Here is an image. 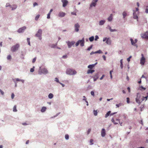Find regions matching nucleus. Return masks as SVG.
<instances>
[{"label": "nucleus", "instance_id": "60", "mask_svg": "<svg viewBox=\"0 0 148 148\" xmlns=\"http://www.w3.org/2000/svg\"><path fill=\"white\" fill-rule=\"evenodd\" d=\"M102 57L104 60H106V57L105 55L103 56Z\"/></svg>", "mask_w": 148, "mask_h": 148}, {"label": "nucleus", "instance_id": "48", "mask_svg": "<svg viewBox=\"0 0 148 148\" xmlns=\"http://www.w3.org/2000/svg\"><path fill=\"white\" fill-rule=\"evenodd\" d=\"M93 140L92 139H90V145H92L93 144Z\"/></svg>", "mask_w": 148, "mask_h": 148}, {"label": "nucleus", "instance_id": "39", "mask_svg": "<svg viewBox=\"0 0 148 148\" xmlns=\"http://www.w3.org/2000/svg\"><path fill=\"white\" fill-rule=\"evenodd\" d=\"M111 121L115 125H116L118 124V123L114 121V120L113 119V118H112L111 120Z\"/></svg>", "mask_w": 148, "mask_h": 148}, {"label": "nucleus", "instance_id": "47", "mask_svg": "<svg viewBox=\"0 0 148 148\" xmlns=\"http://www.w3.org/2000/svg\"><path fill=\"white\" fill-rule=\"evenodd\" d=\"M36 59V57H35L32 60V63H34L35 62Z\"/></svg>", "mask_w": 148, "mask_h": 148}, {"label": "nucleus", "instance_id": "37", "mask_svg": "<svg viewBox=\"0 0 148 148\" xmlns=\"http://www.w3.org/2000/svg\"><path fill=\"white\" fill-rule=\"evenodd\" d=\"M54 81H55L56 82H57L59 83H60V82L59 81L57 77H56L54 79Z\"/></svg>", "mask_w": 148, "mask_h": 148}, {"label": "nucleus", "instance_id": "62", "mask_svg": "<svg viewBox=\"0 0 148 148\" xmlns=\"http://www.w3.org/2000/svg\"><path fill=\"white\" fill-rule=\"evenodd\" d=\"M83 97L84 98L83 99V100L85 101L87 100L86 99V97L85 96H84Z\"/></svg>", "mask_w": 148, "mask_h": 148}, {"label": "nucleus", "instance_id": "53", "mask_svg": "<svg viewBox=\"0 0 148 148\" xmlns=\"http://www.w3.org/2000/svg\"><path fill=\"white\" fill-rule=\"evenodd\" d=\"M0 92L1 93V95H3L4 94V92L0 89Z\"/></svg>", "mask_w": 148, "mask_h": 148}, {"label": "nucleus", "instance_id": "35", "mask_svg": "<svg viewBox=\"0 0 148 148\" xmlns=\"http://www.w3.org/2000/svg\"><path fill=\"white\" fill-rule=\"evenodd\" d=\"M27 42H28V45H29L30 46H31L30 42V38H27Z\"/></svg>", "mask_w": 148, "mask_h": 148}, {"label": "nucleus", "instance_id": "20", "mask_svg": "<svg viewBox=\"0 0 148 148\" xmlns=\"http://www.w3.org/2000/svg\"><path fill=\"white\" fill-rule=\"evenodd\" d=\"M53 11V9H51L50 10L49 12V13L47 15V18L49 19L50 18L51 13Z\"/></svg>", "mask_w": 148, "mask_h": 148}, {"label": "nucleus", "instance_id": "42", "mask_svg": "<svg viewBox=\"0 0 148 148\" xmlns=\"http://www.w3.org/2000/svg\"><path fill=\"white\" fill-rule=\"evenodd\" d=\"M65 139L66 140H68L69 139V135L67 134H66L65 135Z\"/></svg>", "mask_w": 148, "mask_h": 148}, {"label": "nucleus", "instance_id": "36", "mask_svg": "<svg viewBox=\"0 0 148 148\" xmlns=\"http://www.w3.org/2000/svg\"><path fill=\"white\" fill-rule=\"evenodd\" d=\"M93 47V45H91L90 46L88 47L87 49V50L88 51H90L92 48Z\"/></svg>", "mask_w": 148, "mask_h": 148}, {"label": "nucleus", "instance_id": "3", "mask_svg": "<svg viewBox=\"0 0 148 148\" xmlns=\"http://www.w3.org/2000/svg\"><path fill=\"white\" fill-rule=\"evenodd\" d=\"M38 72L40 75H41L42 74H46L48 73V71L46 68H43L41 69V67H40Z\"/></svg>", "mask_w": 148, "mask_h": 148}, {"label": "nucleus", "instance_id": "5", "mask_svg": "<svg viewBox=\"0 0 148 148\" xmlns=\"http://www.w3.org/2000/svg\"><path fill=\"white\" fill-rule=\"evenodd\" d=\"M142 57L140 60V64L142 65H143L145 64V58L143 54H141Z\"/></svg>", "mask_w": 148, "mask_h": 148}, {"label": "nucleus", "instance_id": "38", "mask_svg": "<svg viewBox=\"0 0 148 148\" xmlns=\"http://www.w3.org/2000/svg\"><path fill=\"white\" fill-rule=\"evenodd\" d=\"M60 112H59L58 113H57L55 115L53 116H52L51 117V118H55V117H57V116H58L60 114Z\"/></svg>", "mask_w": 148, "mask_h": 148}, {"label": "nucleus", "instance_id": "64", "mask_svg": "<svg viewBox=\"0 0 148 148\" xmlns=\"http://www.w3.org/2000/svg\"><path fill=\"white\" fill-rule=\"evenodd\" d=\"M145 12L146 13H148V8H146V9H145Z\"/></svg>", "mask_w": 148, "mask_h": 148}, {"label": "nucleus", "instance_id": "31", "mask_svg": "<svg viewBox=\"0 0 148 148\" xmlns=\"http://www.w3.org/2000/svg\"><path fill=\"white\" fill-rule=\"evenodd\" d=\"M94 65L93 64H90L88 66V68L90 69H91L94 67Z\"/></svg>", "mask_w": 148, "mask_h": 148}, {"label": "nucleus", "instance_id": "44", "mask_svg": "<svg viewBox=\"0 0 148 148\" xmlns=\"http://www.w3.org/2000/svg\"><path fill=\"white\" fill-rule=\"evenodd\" d=\"M107 29H108L110 30V31L111 29V27L109 25H108L106 27Z\"/></svg>", "mask_w": 148, "mask_h": 148}, {"label": "nucleus", "instance_id": "59", "mask_svg": "<svg viewBox=\"0 0 148 148\" xmlns=\"http://www.w3.org/2000/svg\"><path fill=\"white\" fill-rule=\"evenodd\" d=\"M121 105V104L120 103L119 104H116V106L117 108H119Z\"/></svg>", "mask_w": 148, "mask_h": 148}, {"label": "nucleus", "instance_id": "61", "mask_svg": "<svg viewBox=\"0 0 148 148\" xmlns=\"http://www.w3.org/2000/svg\"><path fill=\"white\" fill-rule=\"evenodd\" d=\"M107 38H106V37L104 38H103V42L105 41L106 40Z\"/></svg>", "mask_w": 148, "mask_h": 148}, {"label": "nucleus", "instance_id": "46", "mask_svg": "<svg viewBox=\"0 0 148 148\" xmlns=\"http://www.w3.org/2000/svg\"><path fill=\"white\" fill-rule=\"evenodd\" d=\"M90 94L92 96H93L94 97L95 96V93L93 91H91Z\"/></svg>", "mask_w": 148, "mask_h": 148}, {"label": "nucleus", "instance_id": "10", "mask_svg": "<svg viewBox=\"0 0 148 148\" xmlns=\"http://www.w3.org/2000/svg\"><path fill=\"white\" fill-rule=\"evenodd\" d=\"M80 25L78 23H76L74 25L75 31L76 32H78L79 31V28Z\"/></svg>", "mask_w": 148, "mask_h": 148}, {"label": "nucleus", "instance_id": "2", "mask_svg": "<svg viewBox=\"0 0 148 148\" xmlns=\"http://www.w3.org/2000/svg\"><path fill=\"white\" fill-rule=\"evenodd\" d=\"M84 38H83L82 40H79L76 42L75 45L77 47L80 44L81 46L83 47L84 46Z\"/></svg>", "mask_w": 148, "mask_h": 148}, {"label": "nucleus", "instance_id": "17", "mask_svg": "<svg viewBox=\"0 0 148 148\" xmlns=\"http://www.w3.org/2000/svg\"><path fill=\"white\" fill-rule=\"evenodd\" d=\"M66 14L64 12H60L58 14V16L60 17H63Z\"/></svg>", "mask_w": 148, "mask_h": 148}, {"label": "nucleus", "instance_id": "51", "mask_svg": "<svg viewBox=\"0 0 148 148\" xmlns=\"http://www.w3.org/2000/svg\"><path fill=\"white\" fill-rule=\"evenodd\" d=\"M67 58V55H64L62 56V58L63 59H66Z\"/></svg>", "mask_w": 148, "mask_h": 148}, {"label": "nucleus", "instance_id": "27", "mask_svg": "<svg viewBox=\"0 0 148 148\" xmlns=\"http://www.w3.org/2000/svg\"><path fill=\"white\" fill-rule=\"evenodd\" d=\"M46 109L47 108L46 107H43L41 110V112H44L46 111Z\"/></svg>", "mask_w": 148, "mask_h": 148}, {"label": "nucleus", "instance_id": "57", "mask_svg": "<svg viewBox=\"0 0 148 148\" xmlns=\"http://www.w3.org/2000/svg\"><path fill=\"white\" fill-rule=\"evenodd\" d=\"M132 58V56H130L127 59V61L129 62L130 61V58Z\"/></svg>", "mask_w": 148, "mask_h": 148}, {"label": "nucleus", "instance_id": "11", "mask_svg": "<svg viewBox=\"0 0 148 148\" xmlns=\"http://www.w3.org/2000/svg\"><path fill=\"white\" fill-rule=\"evenodd\" d=\"M141 37L143 38H148V32H147L141 35Z\"/></svg>", "mask_w": 148, "mask_h": 148}, {"label": "nucleus", "instance_id": "15", "mask_svg": "<svg viewBox=\"0 0 148 148\" xmlns=\"http://www.w3.org/2000/svg\"><path fill=\"white\" fill-rule=\"evenodd\" d=\"M99 73H96L95 75L93 76V81L94 82H95L97 80L98 78Z\"/></svg>", "mask_w": 148, "mask_h": 148}, {"label": "nucleus", "instance_id": "4", "mask_svg": "<svg viewBox=\"0 0 148 148\" xmlns=\"http://www.w3.org/2000/svg\"><path fill=\"white\" fill-rule=\"evenodd\" d=\"M20 45L18 44H16L12 46L11 48V50L12 52H15L18 49Z\"/></svg>", "mask_w": 148, "mask_h": 148}, {"label": "nucleus", "instance_id": "26", "mask_svg": "<svg viewBox=\"0 0 148 148\" xmlns=\"http://www.w3.org/2000/svg\"><path fill=\"white\" fill-rule=\"evenodd\" d=\"M17 7V6L16 5L14 4L12 6V7H11V8H12V10H13L16 9Z\"/></svg>", "mask_w": 148, "mask_h": 148}, {"label": "nucleus", "instance_id": "58", "mask_svg": "<svg viewBox=\"0 0 148 148\" xmlns=\"http://www.w3.org/2000/svg\"><path fill=\"white\" fill-rule=\"evenodd\" d=\"M97 53H102V51L101 50H99L98 51H97Z\"/></svg>", "mask_w": 148, "mask_h": 148}, {"label": "nucleus", "instance_id": "7", "mask_svg": "<svg viewBox=\"0 0 148 148\" xmlns=\"http://www.w3.org/2000/svg\"><path fill=\"white\" fill-rule=\"evenodd\" d=\"M140 98V95L139 93H137V97L136 98V101L137 103L139 104H140L141 103L140 100H139Z\"/></svg>", "mask_w": 148, "mask_h": 148}, {"label": "nucleus", "instance_id": "12", "mask_svg": "<svg viewBox=\"0 0 148 148\" xmlns=\"http://www.w3.org/2000/svg\"><path fill=\"white\" fill-rule=\"evenodd\" d=\"M61 2L62 3V6L63 7H65L68 3L67 0H61Z\"/></svg>", "mask_w": 148, "mask_h": 148}, {"label": "nucleus", "instance_id": "63", "mask_svg": "<svg viewBox=\"0 0 148 148\" xmlns=\"http://www.w3.org/2000/svg\"><path fill=\"white\" fill-rule=\"evenodd\" d=\"M16 81H21V79H19V78H17L15 79Z\"/></svg>", "mask_w": 148, "mask_h": 148}, {"label": "nucleus", "instance_id": "21", "mask_svg": "<svg viewBox=\"0 0 148 148\" xmlns=\"http://www.w3.org/2000/svg\"><path fill=\"white\" fill-rule=\"evenodd\" d=\"M106 21L105 20H101L99 22V25H102L105 23Z\"/></svg>", "mask_w": 148, "mask_h": 148}, {"label": "nucleus", "instance_id": "29", "mask_svg": "<svg viewBox=\"0 0 148 148\" xmlns=\"http://www.w3.org/2000/svg\"><path fill=\"white\" fill-rule=\"evenodd\" d=\"M48 98L50 99L52 98L53 97V95L52 93H49L48 95Z\"/></svg>", "mask_w": 148, "mask_h": 148}, {"label": "nucleus", "instance_id": "55", "mask_svg": "<svg viewBox=\"0 0 148 148\" xmlns=\"http://www.w3.org/2000/svg\"><path fill=\"white\" fill-rule=\"evenodd\" d=\"M117 31V30L115 29H111L110 31L111 32H116Z\"/></svg>", "mask_w": 148, "mask_h": 148}, {"label": "nucleus", "instance_id": "22", "mask_svg": "<svg viewBox=\"0 0 148 148\" xmlns=\"http://www.w3.org/2000/svg\"><path fill=\"white\" fill-rule=\"evenodd\" d=\"M95 71L94 70H92L91 69H89L88 70L87 73V74L92 73L95 72Z\"/></svg>", "mask_w": 148, "mask_h": 148}, {"label": "nucleus", "instance_id": "28", "mask_svg": "<svg viewBox=\"0 0 148 148\" xmlns=\"http://www.w3.org/2000/svg\"><path fill=\"white\" fill-rule=\"evenodd\" d=\"M138 89L142 91L145 90H146V88L144 87L143 86H141L139 87Z\"/></svg>", "mask_w": 148, "mask_h": 148}, {"label": "nucleus", "instance_id": "8", "mask_svg": "<svg viewBox=\"0 0 148 148\" xmlns=\"http://www.w3.org/2000/svg\"><path fill=\"white\" fill-rule=\"evenodd\" d=\"M66 43H67L68 48H70L71 47L72 45H73L74 44L75 42L74 41H72L71 42L68 41L66 42Z\"/></svg>", "mask_w": 148, "mask_h": 148}, {"label": "nucleus", "instance_id": "14", "mask_svg": "<svg viewBox=\"0 0 148 148\" xmlns=\"http://www.w3.org/2000/svg\"><path fill=\"white\" fill-rule=\"evenodd\" d=\"M133 18L134 19H137V21H138V16H137V14L134 10H133Z\"/></svg>", "mask_w": 148, "mask_h": 148}, {"label": "nucleus", "instance_id": "41", "mask_svg": "<svg viewBox=\"0 0 148 148\" xmlns=\"http://www.w3.org/2000/svg\"><path fill=\"white\" fill-rule=\"evenodd\" d=\"M9 7L11 8L12 7V5H10L9 3H7L5 5V7Z\"/></svg>", "mask_w": 148, "mask_h": 148}, {"label": "nucleus", "instance_id": "33", "mask_svg": "<svg viewBox=\"0 0 148 148\" xmlns=\"http://www.w3.org/2000/svg\"><path fill=\"white\" fill-rule=\"evenodd\" d=\"M13 111L14 112H16L17 111V110L16 109V105H15L14 106L13 108Z\"/></svg>", "mask_w": 148, "mask_h": 148}, {"label": "nucleus", "instance_id": "1", "mask_svg": "<svg viewBox=\"0 0 148 148\" xmlns=\"http://www.w3.org/2000/svg\"><path fill=\"white\" fill-rule=\"evenodd\" d=\"M66 73L68 75H71L76 74L77 72L75 70L69 68L66 69Z\"/></svg>", "mask_w": 148, "mask_h": 148}, {"label": "nucleus", "instance_id": "25", "mask_svg": "<svg viewBox=\"0 0 148 148\" xmlns=\"http://www.w3.org/2000/svg\"><path fill=\"white\" fill-rule=\"evenodd\" d=\"M57 45V43L56 44H50L49 45V46L52 48H55L56 47V46Z\"/></svg>", "mask_w": 148, "mask_h": 148}, {"label": "nucleus", "instance_id": "52", "mask_svg": "<svg viewBox=\"0 0 148 148\" xmlns=\"http://www.w3.org/2000/svg\"><path fill=\"white\" fill-rule=\"evenodd\" d=\"M38 5V3L36 2H34V3H33V7H34L35 6H37Z\"/></svg>", "mask_w": 148, "mask_h": 148}, {"label": "nucleus", "instance_id": "56", "mask_svg": "<svg viewBox=\"0 0 148 148\" xmlns=\"http://www.w3.org/2000/svg\"><path fill=\"white\" fill-rule=\"evenodd\" d=\"M14 97V95L13 93H12L11 94V98L12 99H13Z\"/></svg>", "mask_w": 148, "mask_h": 148}, {"label": "nucleus", "instance_id": "13", "mask_svg": "<svg viewBox=\"0 0 148 148\" xmlns=\"http://www.w3.org/2000/svg\"><path fill=\"white\" fill-rule=\"evenodd\" d=\"M42 30L41 29H39L37 33L35 34V36L38 37L40 36H42Z\"/></svg>", "mask_w": 148, "mask_h": 148}, {"label": "nucleus", "instance_id": "34", "mask_svg": "<svg viewBox=\"0 0 148 148\" xmlns=\"http://www.w3.org/2000/svg\"><path fill=\"white\" fill-rule=\"evenodd\" d=\"M93 112L94 115L95 116H97V110H94Z\"/></svg>", "mask_w": 148, "mask_h": 148}, {"label": "nucleus", "instance_id": "32", "mask_svg": "<svg viewBox=\"0 0 148 148\" xmlns=\"http://www.w3.org/2000/svg\"><path fill=\"white\" fill-rule=\"evenodd\" d=\"M89 40L90 42H92L94 40V36H91L89 38Z\"/></svg>", "mask_w": 148, "mask_h": 148}, {"label": "nucleus", "instance_id": "43", "mask_svg": "<svg viewBox=\"0 0 148 148\" xmlns=\"http://www.w3.org/2000/svg\"><path fill=\"white\" fill-rule=\"evenodd\" d=\"M35 68V67L34 66H33V68H32L30 69V72H33L34 71V69Z\"/></svg>", "mask_w": 148, "mask_h": 148}, {"label": "nucleus", "instance_id": "49", "mask_svg": "<svg viewBox=\"0 0 148 148\" xmlns=\"http://www.w3.org/2000/svg\"><path fill=\"white\" fill-rule=\"evenodd\" d=\"M126 99H127V103H130V98H129V97H127L126 98Z\"/></svg>", "mask_w": 148, "mask_h": 148}, {"label": "nucleus", "instance_id": "19", "mask_svg": "<svg viewBox=\"0 0 148 148\" xmlns=\"http://www.w3.org/2000/svg\"><path fill=\"white\" fill-rule=\"evenodd\" d=\"M111 42V41L110 38H108L106 41V43L108 45H110Z\"/></svg>", "mask_w": 148, "mask_h": 148}, {"label": "nucleus", "instance_id": "30", "mask_svg": "<svg viewBox=\"0 0 148 148\" xmlns=\"http://www.w3.org/2000/svg\"><path fill=\"white\" fill-rule=\"evenodd\" d=\"M123 18H125V17L127 16V14L125 11H124L123 13Z\"/></svg>", "mask_w": 148, "mask_h": 148}, {"label": "nucleus", "instance_id": "9", "mask_svg": "<svg viewBox=\"0 0 148 148\" xmlns=\"http://www.w3.org/2000/svg\"><path fill=\"white\" fill-rule=\"evenodd\" d=\"M26 29V27L25 26L21 27L19 28L17 31V32L18 33H20L23 32Z\"/></svg>", "mask_w": 148, "mask_h": 148}, {"label": "nucleus", "instance_id": "50", "mask_svg": "<svg viewBox=\"0 0 148 148\" xmlns=\"http://www.w3.org/2000/svg\"><path fill=\"white\" fill-rule=\"evenodd\" d=\"M99 38V37L98 36L96 35L95 36V40H97Z\"/></svg>", "mask_w": 148, "mask_h": 148}, {"label": "nucleus", "instance_id": "24", "mask_svg": "<svg viewBox=\"0 0 148 148\" xmlns=\"http://www.w3.org/2000/svg\"><path fill=\"white\" fill-rule=\"evenodd\" d=\"M111 113V111H108L106 113V114L105 115V117L106 118H107L109 115L110 116V113Z\"/></svg>", "mask_w": 148, "mask_h": 148}, {"label": "nucleus", "instance_id": "40", "mask_svg": "<svg viewBox=\"0 0 148 148\" xmlns=\"http://www.w3.org/2000/svg\"><path fill=\"white\" fill-rule=\"evenodd\" d=\"M40 15L39 14L37 15L35 17V20L36 21H37L40 17Z\"/></svg>", "mask_w": 148, "mask_h": 148}, {"label": "nucleus", "instance_id": "16", "mask_svg": "<svg viewBox=\"0 0 148 148\" xmlns=\"http://www.w3.org/2000/svg\"><path fill=\"white\" fill-rule=\"evenodd\" d=\"M101 136L102 137H104L106 134V130L104 128H103L101 131Z\"/></svg>", "mask_w": 148, "mask_h": 148}, {"label": "nucleus", "instance_id": "18", "mask_svg": "<svg viewBox=\"0 0 148 148\" xmlns=\"http://www.w3.org/2000/svg\"><path fill=\"white\" fill-rule=\"evenodd\" d=\"M113 14H111L107 18L108 20V21L110 22L112 21L113 19Z\"/></svg>", "mask_w": 148, "mask_h": 148}, {"label": "nucleus", "instance_id": "54", "mask_svg": "<svg viewBox=\"0 0 148 148\" xmlns=\"http://www.w3.org/2000/svg\"><path fill=\"white\" fill-rule=\"evenodd\" d=\"M91 130V129H88V131H87V134H89L90 133V132Z\"/></svg>", "mask_w": 148, "mask_h": 148}, {"label": "nucleus", "instance_id": "23", "mask_svg": "<svg viewBox=\"0 0 148 148\" xmlns=\"http://www.w3.org/2000/svg\"><path fill=\"white\" fill-rule=\"evenodd\" d=\"M96 3L94 2L93 1H92L90 5V7H92V6L95 7L96 5Z\"/></svg>", "mask_w": 148, "mask_h": 148}, {"label": "nucleus", "instance_id": "45", "mask_svg": "<svg viewBox=\"0 0 148 148\" xmlns=\"http://www.w3.org/2000/svg\"><path fill=\"white\" fill-rule=\"evenodd\" d=\"M11 58V56L10 55H9L7 57V59L8 60H10Z\"/></svg>", "mask_w": 148, "mask_h": 148}, {"label": "nucleus", "instance_id": "6", "mask_svg": "<svg viewBox=\"0 0 148 148\" xmlns=\"http://www.w3.org/2000/svg\"><path fill=\"white\" fill-rule=\"evenodd\" d=\"M130 40L131 41V44L132 45L136 47H137V45L136 44V43L138 41V40L136 39H135V40H134H134L132 38H130Z\"/></svg>", "mask_w": 148, "mask_h": 148}]
</instances>
